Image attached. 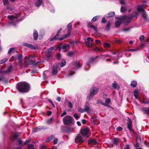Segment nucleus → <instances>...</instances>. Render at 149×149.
<instances>
[{
	"label": "nucleus",
	"instance_id": "obj_47",
	"mask_svg": "<svg viewBox=\"0 0 149 149\" xmlns=\"http://www.w3.org/2000/svg\"><path fill=\"white\" fill-rule=\"evenodd\" d=\"M126 10V8L125 7H121L120 11L121 12H124Z\"/></svg>",
	"mask_w": 149,
	"mask_h": 149
},
{
	"label": "nucleus",
	"instance_id": "obj_27",
	"mask_svg": "<svg viewBox=\"0 0 149 149\" xmlns=\"http://www.w3.org/2000/svg\"><path fill=\"white\" fill-rule=\"evenodd\" d=\"M142 110L145 113L149 114V107L148 108H143L142 109Z\"/></svg>",
	"mask_w": 149,
	"mask_h": 149
},
{
	"label": "nucleus",
	"instance_id": "obj_2",
	"mask_svg": "<svg viewBox=\"0 0 149 149\" xmlns=\"http://www.w3.org/2000/svg\"><path fill=\"white\" fill-rule=\"evenodd\" d=\"M133 16L124 15L120 17V21H117L115 23V26L116 27H118L121 24V22L120 20H124L123 22L125 23H129L131 19L134 18Z\"/></svg>",
	"mask_w": 149,
	"mask_h": 149
},
{
	"label": "nucleus",
	"instance_id": "obj_49",
	"mask_svg": "<svg viewBox=\"0 0 149 149\" xmlns=\"http://www.w3.org/2000/svg\"><path fill=\"white\" fill-rule=\"evenodd\" d=\"M113 55H114V56H112L113 59H117V58L116 57L117 56V54H116V53H113Z\"/></svg>",
	"mask_w": 149,
	"mask_h": 149
},
{
	"label": "nucleus",
	"instance_id": "obj_50",
	"mask_svg": "<svg viewBox=\"0 0 149 149\" xmlns=\"http://www.w3.org/2000/svg\"><path fill=\"white\" fill-rule=\"evenodd\" d=\"M104 46L105 48L109 47L110 46L109 44L107 43H105L104 45Z\"/></svg>",
	"mask_w": 149,
	"mask_h": 149
},
{
	"label": "nucleus",
	"instance_id": "obj_48",
	"mask_svg": "<svg viewBox=\"0 0 149 149\" xmlns=\"http://www.w3.org/2000/svg\"><path fill=\"white\" fill-rule=\"evenodd\" d=\"M94 50L95 51H99L100 52H101L102 51V50L98 47H95L94 48Z\"/></svg>",
	"mask_w": 149,
	"mask_h": 149
},
{
	"label": "nucleus",
	"instance_id": "obj_23",
	"mask_svg": "<svg viewBox=\"0 0 149 149\" xmlns=\"http://www.w3.org/2000/svg\"><path fill=\"white\" fill-rule=\"evenodd\" d=\"M120 140L118 138H115L113 140V142L115 145L117 144L120 141Z\"/></svg>",
	"mask_w": 149,
	"mask_h": 149
},
{
	"label": "nucleus",
	"instance_id": "obj_57",
	"mask_svg": "<svg viewBox=\"0 0 149 149\" xmlns=\"http://www.w3.org/2000/svg\"><path fill=\"white\" fill-rule=\"evenodd\" d=\"M122 130H123V128L120 127H117L116 129V130L117 131H122Z\"/></svg>",
	"mask_w": 149,
	"mask_h": 149
},
{
	"label": "nucleus",
	"instance_id": "obj_3",
	"mask_svg": "<svg viewBox=\"0 0 149 149\" xmlns=\"http://www.w3.org/2000/svg\"><path fill=\"white\" fill-rule=\"evenodd\" d=\"M73 118L69 116H66L63 119L64 123L66 125H68L70 123L72 122Z\"/></svg>",
	"mask_w": 149,
	"mask_h": 149
},
{
	"label": "nucleus",
	"instance_id": "obj_13",
	"mask_svg": "<svg viewBox=\"0 0 149 149\" xmlns=\"http://www.w3.org/2000/svg\"><path fill=\"white\" fill-rule=\"evenodd\" d=\"M69 46H70L69 44H65L61 46H60V49L61 50L65 52L68 50Z\"/></svg>",
	"mask_w": 149,
	"mask_h": 149
},
{
	"label": "nucleus",
	"instance_id": "obj_58",
	"mask_svg": "<svg viewBox=\"0 0 149 149\" xmlns=\"http://www.w3.org/2000/svg\"><path fill=\"white\" fill-rule=\"evenodd\" d=\"M58 142V139L57 138H55L54 139L53 143L54 144H56Z\"/></svg>",
	"mask_w": 149,
	"mask_h": 149
},
{
	"label": "nucleus",
	"instance_id": "obj_39",
	"mask_svg": "<svg viewBox=\"0 0 149 149\" xmlns=\"http://www.w3.org/2000/svg\"><path fill=\"white\" fill-rule=\"evenodd\" d=\"M3 4L5 6H8L9 5V3L8 0H3Z\"/></svg>",
	"mask_w": 149,
	"mask_h": 149
},
{
	"label": "nucleus",
	"instance_id": "obj_28",
	"mask_svg": "<svg viewBox=\"0 0 149 149\" xmlns=\"http://www.w3.org/2000/svg\"><path fill=\"white\" fill-rule=\"evenodd\" d=\"M42 0H37L36 2V7H38L41 4Z\"/></svg>",
	"mask_w": 149,
	"mask_h": 149
},
{
	"label": "nucleus",
	"instance_id": "obj_52",
	"mask_svg": "<svg viewBox=\"0 0 149 149\" xmlns=\"http://www.w3.org/2000/svg\"><path fill=\"white\" fill-rule=\"evenodd\" d=\"M74 117L77 120L79 118V116L77 115V113H75L74 115Z\"/></svg>",
	"mask_w": 149,
	"mask_h": 149
},
{
	"label": "nucleus",
	"instance_id": "obj_33",
	"mask_svg": "<svg viewBox=\"0 0 149 149\" xmlns=\"http://www.w3.org/2000/svg\"><path fill=\"white\" fill-rule=\"evenodd\" d=\"M15 51V48H10L9 50L8 53V54H10L12 53H13Z\"/></svg>",
	"mask_w": 149,
	"mask_h": 149
},
{
	"label": "nucleus",
	"instance_id": "obj_56",
	"mask_svg": "<svg viewBox=\"0 0 149 149\" xmlns=\"http://www.w3.org/2000/svg\"><path fill=\"white\" fill-rule=\"evenodd\" d=\"M74 73H75L74 72V71H72L70 73H69L67 75V76L68 77H69L70 76H71Z\"/></svg>",
	"mask_w": 149,
	"mask_h": 149
},
{
	"label": "nucleus",
	"instance_id": "obj_9",
	"mask_svg": "<svg viewBox=\"0 0 149 149\" xmlns=\"http://www.w3.org/2000/svg\"><path fill=\"white\" fill-rule=\"evenodd\" d=\"M14 60H18L20 65L22 62V55L21 54H17L14 57Z\"/></svg>",
	"mask_w": 149,
	"mask_h": 149
},
{
	"label": "nucleus",
	"instance_id": "obj_38",
	"mask_svg": "<svg viewBox=\"0 0 149 149\" xmlns=\"http://www.w3.org/2000/svg\"><path fill=\"white\" fill-rule=\"evenodd\" d=\"M77 110L79 112L81 113H83L85 112L84 109H83L79 107H78Z\"/></svg>",
	"mask_w": 149,
	"mask_h": 149
},
{
	"label": "nucleus",
	"instance_id": "obj_37",
	"mask_svg": "<svg viewBox=\"0 0 149 149\" xmlns=\"http://www.w3.org/2000/svg\"><path fill=\"white\" fill-rule=\"evenodd\" d=\"M111 25V22L109 21L108 22L107 24L106 25V29L108 30L110 29V27Z\"/></svg>",
	"mask_w": 149,
	"mask_h": 149
},
{
	"label": "nucleus",
	"instance_id": "obj_59",
	"mask_svg": "<svg viewBox=\"0 0 149 149\" xmlns=\"http://www.w3.org/2000/svg\"><path fill=\"white\" fill-rule=\"evenodd\" d=\"M145 37L144 35L140 36V41H143Z\"/></svg>",
	"mask_w": 149,
	"mask_h": 149
},
{
	"label": "nucleus",
	"instance_id": "obj_41",
	"mask_svg": "<svg viewBox=\"0 0 149 149\" xmlns=\"http://www.w3.org/2000/svg\"><path fill=\"white\" fill-rule=\"evenodd\" d=\"M8 59L7 58H4L0 61V64H2L7 61Z\"/></svg>",
	"mask_w": 149,
	"mask_h": 149
},
{
	"label": "nucleus",
	"instance_id": "obj_26",
	"mask_svg": "<svg viewBox=\"0 0 149 149\" xmlns=\"http://www.w3.org/2000/svg\"><path fill=\"white\" fill-rule=\"evenodd\" d=\"M38 36V35L37 31H34L33 32V37L35 40H36L37 39Z\"/></svg>",
	"mask_w": 149,
	"mask_h": 149
},
{
	"label": "nucleus",
	"instance_id": "obj_36",
	"mask_svg": "<svg viewBox=\"0 0 149 149\" xmlns=\"http://www.w3.org/2000/svg\"><path fill=\"white\" fill-rule=\"evenodd\" d=\"M42 128H40L38 127H36L35 128L33 129L32 130V132H36L39 131Z\"/></svg>",
	"mask_w": 149,
	"mask_h": 149
},
{
	"label": "nucleus",
	"instance_id": "obj_43",
	"mask_svg": "<svg viewBox=\"0 0 149 149\" xmlns=\"http://www.w3.org/2000/svg\"><path fill=\"white\" fill-rule=\"evenodd\" d=\"M142 102L145 104H149V101L147 99H144Z\"/></svg>",
	"mask_w": 149,
	"mask_h": 149
},
{
	"label": "nucleus",
	"instance_id": "obj_34",
	"mask_svg": "<svg viewBox=\"0 0 149 149\" xmlns=\"http://www.w3.org/2000/svg\"><path fill=\"white\" fill-rule=\"evenodd\" d=\"M100 16H96L94 17L91 19V21L95 22L100 17Z\"/></svg>",
	"mask_w": 149,
	"mask_h": 149
},
{
	"label": "nucleus",
	"instance_id": "obj_42",
	"mask_svg": "<svg viewBox=\"0 0 149 149\" xmlns=\"http://www.w3.org/2000/svg\"><path fill=\"white\" fill-rule=\"evenodd\" d=\"M134 147L136 148V149H140L139 143L136 142L134 145Z\"/></svg>",
	"mask_w": 149,
	"mask_h": 149
},
{
	"label": "nucleus",
	"instance_id": "obj_4",
	"mask_svg": "<svg viewBox=\"0 0 149 149\" xmlns=\"http://www.w3.org/2000/svg\"><path fill=\"white\" fill-rule=\"evenodd\" d=\"M140 14L142 17L146 22L149 21V19L148 18L146 11L144 8H143L142 6L140 5Z\"/></svg>",
	"mask_w": 149,
	"mask_h": 149
},
{
	"label": "nucleus",
	"instance_id": "obj_32",
	"mask_svg": "<svg viewBox=\"0 0 149 149\" xmlns=\"http://www.w3.org/2000/svg\"><path fill=\"white\" fill-rule=\"evenodd\" d=\"M75 66L77 68H79L81 67V65L79 61H76L75 64Z\"/></svg>",
	"mask_w": 149,
	"mask_h": 149
},
{
	"label": "nucleus",
	"instance_id": "obj_53",
	"mask_svg": "<svg viewBox=\"0 0 149 149\" xmlns=\"http://www.w3.org/2000/svg\"><path fill=\"white\" fill-rule=\"evenodd\" d=\"M97 104H102L104 105V103L102 101L99 100L97 101Z\"/></svg>",
	"mask_w": 149,
	"mask_h": 149
},
{
	"label": "nucleus",
	"instance_id": "obj_46",
	"mask_svg": "<svg viewBox=\"0 0 149 149\" xmlns=\"http://www.w3.org/2000/svg\"><path fill=\"white\" fill-rule=\"evenodd\" d=\"M66 65V62L65 60H63L62 62L61 63V67H63L64 66H65Z\"/></svg>",
	"mask_w": 149,
	"mask_h": 149
},
{
	"label": "nucleus",
	"instance_id": "obj_10",
	"mask_svg": "<svg viewBox=\"0 0 149 149\" xmlns=\"http://www.w3.org/2000/svg\"><path fill=\"white\" fill-rule=\"evenodd\" d=\"M54 49V47H52L47 49L45 52L46 56L48 58H49L51 56V53Z\"/></svg>",
	"mask_w": 149,
	"mask_h": 149
},
{
	"label": "nucleus",
	"instance_id": "obj_55",
	"mask_svg": "<svg viewBox=\"0 0 149 149\" xmlns=\"http://www.w3.org/2000/svg\"><path fill=\"white\" fill-rule=\"evenodd\" d=\"M73 54V52H69L68 54V56H72Z\"/></svg>",
	"mask_w": 149,
	"mask_h": 149
},
{
	"label": "nucleus",
	"instance_id": "obj_19",
	"mask_svg": "<svg viewBox=\"0 0 149 149\" xmlns=\"http://www.w3.org/2000/svg\"><path fill=\"white\" fill-rule=\"evenodd\" d=\"M112 87L114 89H118L119 88V86L118 84L114 83L112 85Z\"/></svg>",
	"mask_w": 149,
	"mask_h": 149
},
{
	"label": "nucleus",
	"instance_id": "obj_17",
	"mask_svg": "<svg viewBox=\"0 0 149 149\" xmlns=\"http://www.w3.org/2000/svg\"><path fill=\"white\" fill-rule=\"evenodd\" d=\"M31 141V139H29L28 140H26L25 142L23 143H22V141L20 139H18L17 140V141L19 143V145L21 146H22V145H24L26 143H28V142L30 141Z\"/></svg>",
	"mask_w": 149,
	"mask_h": 149
},
{
	"label": "nucleus",
	"instance_id": "obj_60",
	"mask_svg": "<svg viewBox=\"0 0 149 149\" xmlns=\"http://www.w3.org/2000/svg\"><path fill=\"white\" fill-rule=\"evenodd\" d=\"M55 137V136L53 135H51L49 137H48V138H50L49 139L50 140V141L52 140Z\"/></svg>",
	"mask_w": 149,
	"mask_h": 149
},
{
	"label": "nucleus",
	"instance_id": "obj_44",
	"mask_svg": "<svg viewBox=\"0 0 149 149\" xmlns=\"http://www.w3.org/2000/svg\"><path fill=\"white\" fill-rule=\"evenodd\" d=\"M137 50H138V49H127L126 51L127 52H135Z\"/></svg>",
	"mask_w": 149,
	"mask_h": 149
},
{
	"label": "nucleus",
	"instance_id": "obj_35",
	"mask_svg": "<svg viewBox=\"0 0 149 149\" xmlns=\"http://www.w3.org/2000/svg\"><path fill=\"white\" fill-rule=\"evenodd\" d=\"M25 46L32 49H34V47L32 45L28 43H25L24 44Z\"/></svg>",
	"mask_w": 149,
	"mask_h": 149
},
{
	"label": "nucleus",
	"instance_id": "obj_14",
	"mask_svg": "<svg viewBox=\"0 0 149 149\" xmlns=\"http://www.w3.org/2000/svg\"><path fill=\"white\" fill-rule=\"evenodd\" d=\"M75 141L77 143H81L83 141V140L81 136L80 135H78L75 139Z\"/></svg>",
	"mask_w": 149,
	"mask_h": 149
},
{
	"label": "nucleus",
	"instance_id": "obj_11",
	"mask_svg": "<svg viewBox=\"0 0 149 149\" xmlns=\"http://www.w3.org/2000/svg\"><path fill=\"white\" fill-rule=\"evenodd\" d=\"M98 88L96 87H93L91 90L90 96L92 97L93 95L96 94L98 92Z\"/></svg>",
	"mask_w": 149,
	"mask_h": 149
},
{
	"label": "nucleus",
	"instance_id": "obj_45",
	"mask_svg": "<svg viewBox=\"0 0 149 149\" xmlns=\"http://www.w3.org/2000/svg\"><path fill=\"white\" fill-rule=\"evenodd\" d=\"M53 120V118H51L47 120V123L48 124H50L52 123Z\"/></svg>",
	"mask_w": 149,
	"mask_h": 149
},
{
	"label": "nucleus",
	"instance_id": "obj_62",
	"mask_svg": "<svg viewBox=\"0 0 149 149\" xmlns=\"http://www.w3.org/2000/svg\"><path fill=\"white\" fill-rule=\"evenodd\" d=\"M130 29V28H127L123 29V31H128Z\"/></svg>",
	"mask_w": 149,
	"mask_h": 149
},
{
	"label": "nucleus",
	"instance_id": "obj_54",
	"mask_svg": "<svg viewBox=\"0 0 149 149\" xmlns=\"http://www.w3.org/2000/svg\"><path fill=\"white\" fill-rule=\"evenodd\" d=\"M130 146L129 144H127L125 146L124 149H130Z\"/></svg>",
	"mask_w": 149,
	"mask_h": 149
},
{
	"label": "nucleus",
	"instance_id": "obj_1",
	"mask_svg": "<svg viewBox=\"0 0 149 149\" xmlns=\"http://www.w3.org/2000/svg\"><path fill=\"white\" fill-rule=\"evenodd\" d=\"M29 84L25 82H20L17 85V89L19 92L24 93L28 92L29 89Z\"/></svg>",
	"mask_w": 149,
	"mask_h": 149
},
{
	"label": "nucleus",
	"instance_id": "obj_21",
	"mask_svg": "<svg viewBox=\"0 0 149 149\" xmlns=\"http://www.w3.org/2000/svg\"><path fill=\"white\" fill-rule=\"evenodd\" d=\"M140 5L142 6L143 8H144V7H146L147 6V1H142L141 2H140Z\"/></svg>",
	"mask_w": 149,
	"mask_h": 149
},
{
	"label": "nucleus",
	"instance_id": "obj_24",
	"mask_svg": "<svg viewBox=\"0 0 149 149\" xmlns=\"http://www.w3.org/2000/svg\"><path fill=\"white\" fill-rule=\"evenodd\" d=\"M97 143V141L94 139H90L88 141V143L91 145L95 144Z\"/></svg>",
	"mask_w": 149,
	"mask_h": 149
},
{
	"label": "nucleus",
	"instance_id": "obj_5",
	"mask_svg": "<svg viewBox=\"0 0 149 149\" xmlns=\"http://www.w3.org/2000/svg\"><path fill=\"white\" fill-rule=\"evenodd\" d=\"M8 18L11 21L9 24H10L15 25L18 22L17 18L12 15L8 16Z\"/></svg>",
	"mask_w": 149,
	"mask_h": 149
},
{
	"label": "nucleus",
	"instance_id": "obj_7",
	"mask_svg": "<svg viewBox=\"0 0 149 149\" xmlns=\"http://www.w3.org/2000/svg\"><path fill=\"white\" fill-rule=\"evenodd\" d=\"M93 38L90 37H88L87 39V41H85V43L86 44V45L88 47H92L93 46V45L91 42H93Z\"/></svg>",
	"mask_w": 149,
	"mask_h": 149
},
{
	"label": "nucleus",
	"instance_id": "obj_61",
	"mask_svg": "<svg viewBox=\"0 0 149 149\" xmlns=\"http://www.w3.org/2000/svg\"><path fill=\"white\" fill-rule=\"evenodd\" d=\"M58 39V38H56L54 36L53 38H51L50 40V41H52L54 40H57Z\"/></svg>",
	"mask_w": 149,
	"mask_h": 149
},
{
	"label": "nucleus",
	"instance_id": "obj_6",
	"mask_svg": "<svg viewBox=\"0 0 149 149\" xmlns=\"http://www.w3.org/2000/svg\"><path fill=\"white\" fill-rule=\"evenodd\" d=\"M41 62V61L37 62L34 60L29 59L27 61H25V64L26 65H37Z\"/></svg>",
	"mask_w": 149,
	"mask_h": 149
},
{
	"label": "nucleus",
	"instance_id": "obj_22",
	"mask_svg": "<svg viewBox=\"0 0 149 149\" xmlns=\"http://www.w3.org/2000/svg\"><path fill=\"white\" fill-rule=\"evenodd\" d=\"M111 101V100L110 98H107L106 101L104 103V106H108L109 107V104Z\"/></svg>",
	"mask_w": 149,
	"mask_h": 149
},
{
	"label": "nucleus",
	"instance_id": "obj_29",
	"mask_svg": "<svg viewBox=\"0 0 149 149\" xmlns=\"http://www.w3.org/2000/svg\"><path fill=\"white\" fill-rule=\"evenodd\" d=\"M115 15V13L114 12H111L109 13L107 15V18L112 17Z\"/></svg>",
	"mask_w": 149,
	"mask_h": 149
},
{
	"label": "nucleus",
	"instance_id": "obj_16",
	"mask_svg": "<svg viewBox=\"0 0 149 149\" xmlns=\"http://www.w3.org/2000/svg\"><path fill=\"white\" fill-rule=\"evenodd\" d=\"M84 110L85 112H86L88 113L90 112L91 111L90 108L88 105V104L87 103H86L85 104Z\"/></svg>",
	"mask_w": 149,
	"mask_h": 149
},
{
	"label": "nucleus",
	"instance_id": "obj_18",
	"mask_svg": "<svg viewBox=\"0 0 149 149\" xmlns=\"http://www.w3.org/2000/svg\"><path fill=\"white\" fill-rule=\"evenodd\" d=\"M72 24L70 23L68 25V33L69 34V35H70V32L72 30Z\"/></svg>",
	"mask_w": 149,
	"mask_h": 149
},
{
	"label": "nucleus",
	"instance_id": "obj_25",
	"mask_svg": "<svg viewBox=\"0 0 149 149\" xmlns=\"http://www.w3.org/2000/svg\"><path fill=\"white\" fill-rule=\"evenodd\" d=\"M134 95L135 98L137 99H139L138 95L139 94V92L137 90H135L134 91Z\"/></svg>",
	"mask_w": 149,
	"mask_h": 149
},
{
	"label": "nucleus",
	"instance_id": "obj_20",
	"mask_svg": "<svg viewBox=\"0 0 149 149\" xmlns=\"http://www.w3.org/2000/svg\"><path fill=\"white\" fill-rule=\"evenodd\" d=\"M70 36L69 34H68L64 36H62L60 38H58V40H62L67 38L69 37Z\"/></svg>",
	"mask_w": 149,
	"mask_h": 149
},
{
	"label": "nucleus",
	"instance_id": "obj_12",
	"mask_svg": "<svg viewBox=\"0 0 149 149\" xmlns=\"http://www.w3.org/2000/svg\"><path fill=\"white\" fill-rule=\"evenodd\" d=\"M59 70V68L57 66V64H54L53 65L52 69V73L55 74L57 73L58 70Z\"/></svg>",
	"mask_w": 149,
	"mask_h": 149
},
{
	"label": "nucleus",
	"instance_id": "obj_15",
	"mask_svg": "<svg viewBox=\"0 0 149 149\" xmlns=\"http://www.w3.org/2000/svg\"><path fill=\"white\" fill-rule=\"evenodd\" d=\"M128 118L127 127L131 131L132 127V121L129 118Z\"/></svg>",
	"mask_w": 149,
	"mask_h": 149
},
{
	"label": "nucleus",
	"instance_id": "obj_64",
	"mask_svg": "<svg viewBox=\"0 0 149 149\" xmlns=\"http://www.w3.org/2000/svg\"><path fill=\"white\" fill-rule=\"evenodd\" d=\"M66 112L65 111L64 112H63V113H62L61 115V117H63L64 116L66 115Z\"/></svg>",
	"mask_w": 149,
	"mask_h": 149
},
{
	"label": "nucleus",
	"instance_id": "obj_40",
	"mask_svg": "<svg viewBox=\"0 0 149 149\" xmlns=\"http://www.w3.org/2000/svg\"><path fill=\"white\" fill-rule=\"evenodd\" d=\"M88 27L90 28H92L95 31H97V28L94 26L93 25H89Z\"/></svg>",
	"mask_w": 149,
	"mask_h": 149
},
{
	"label": "nucleus",
	"instance_id": "obj_30",
	"mask_svg": "<svg viewBox=\"0 0 149 149\" xmlns=\"http://www.w3.org/2000/svg\"><path fill=\"white\" fill-rule=\"evenodd\" d=\"M13 70V67L12 65L9 66L6 70L5 71V72L6 73H8L10 72Z\"/></svg>",
	"mask_w": 149,
	"mask_h": 149
},
{
	"label": "nucleus",
	"instance_id": "obj_51",
	"mask_svg": "<svg viewBox=\"0 0 149 149\" xmlns=\"http://www.w3.org/2000/svg\"><path fill=\"white\" fill-rule=\"evenodd\" d=\"M67 102H68L69 107L70 108H72L73 107L72 103L69 101H68Z\"/></svg>",
	"mask_w": 149,
	"mask_h": 149
},
{
	"label": "nucleus",
	"instance_id": "obj_63",
	"mask_svg": "<svg viewBox=\"0 0 149 149\" xmlns=\"http://www.w3.org/2000/svg\"><path fill=\"white\" fill-rule=\"evenodd\" d=\"M52 113V112L49 111H48L47 112V115L49 116L51 115Z\"/></svg>",
	"mask_w": 149,
	"mask_h": 149
},
{
	"label": "nucleus",
	"instance_id": "obj_31",
	"mask_svg": "<svg viewBox=\"0 0 149 149\" xmlns=\"http://www.w3.org/2000/svg\"><path fill=\"white\" fill-rule=\"evenodd\" d=\"M137 84L136 81H133L131 82V85L132 87H134L136 86Z\"/></svg>",
	"mask_w": 149,
	"mask_h": 149
},
{
	"label": "nucleus",
	"instance_id": "obj_8",
	"mask_svg": "<svg viewBox=\"0 0 149 149\" xmlns=\"http://www.w3.org/2000/svg\"><path fill=\"white\" fill-rule=\"evenodd\" d=\"M90 132V130L88 127L82 128L81 130V133L84 136L88 135Z\"/></svg>",
	"mask_w": 149,
	"mask_h": 149
}]
</instances>
